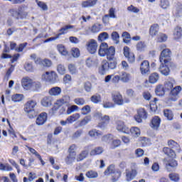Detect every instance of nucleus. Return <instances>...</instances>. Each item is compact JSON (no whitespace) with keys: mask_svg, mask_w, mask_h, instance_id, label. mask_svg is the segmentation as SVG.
<instances>
[{"mask_svg":"<svg viewBox=\"0 0 182 182\" xmlns=\"http://www.w3.org/2000/svg\"><path fill=\"white\" fill-rule=\"evenodd\" d=\"M164 154H166L168 157H171L172 159H164L166 168L168 171H173V168H176L178 166L176 159V152L168 147H165L163 149Z\"/></svg>","mask_w":182,"mask_h":182,"instance_id":"1","label":"nucleus"},{"mask_svg":"<svg viewBox=\"0 0 182 182\" xmlns=\"http://www.w3.org/2000/svg\"><path fill=\"white\" fill-rule=\"evenodd\" d=\"M21 87L23 90H33V92H36L42 87V84L39 81H35L30 77H24L21 79Z\"/></svg>","mask_w":182,"mask_h":182,"instance_id":"2","label":"nucleus"},{"mask_svg":"<svg viewBox=\"0 0 182 182\" xmlns=\"http://www.w3.org/2000/svg\"><path fill=\"white\" fill-rule=\"evenodd\" d=\"M159 49L161 51L159 60L161 63L164 65H171V50L168 48H166L165 44H161L159 46Z\"/></svg>","mask_w":182,"mask_h":182,"instance_id":"3","label":"nucleus"},{"mask_svg":"<svg viewBox=\"0 0 182 182\" xmlns=\"http://www.w3.org/2000/svg\"><path fill=\"white\" fill-rule=\"evenodd\" d=\"M182 87L180 85H177L173 87L169 92L168 98L166 99V103H171L173 102H177L180 99V93H181Z\"/></svg>","mask_w":182,"mask_h":182,"instance_id":"4","label":"nucleus"},{"mask_svg":"<svg viewBox=\"0 0 182 182\" xmlns=\"http://www.w3.org/2000/svg\"><path fill=\"white\" fill-rule=\"evenodd\" d=\"M58 74L55 71H47L41 75V80L48 82L50 85H55L58 82Z\"/></svg>","mask_w":182,"mask_h":182,"instance_id":"5","label":"nucleus"},{"mask_svg":"<svg viewBox=\"0 0 182 182\" xmlns=\"http://www.w3.org/2000/svg\"><path fill=\"white\" fill-rule=\"evenodd\" d=\"M137 164L132 163L130 168L125 170V180L126 181L130 182L132 180H134L136 176H137Z\"/></svg>","mask_w":182,"mask_h":182,"instance_id":"6","label":"nucleus"},{"mask_svg":"<svg viewBox=\"0 0 182 182\" xmlns=\"http://www.w3.org/2000/svg\"><path fill=\"white\" fill-rule=\"evenodd\" d=\"M38 103L36 101L29 100L24 105V112L28 114L29 119L35 117V107Z\"/></svg>","mask_w":182,"mask_h":182,"instance_id":"7","label":"nucleus"},{"mask_svg":"<svg viewBox=\"0 0 182 182\" xmlns=\"http://www.w3.org/2000/svg\"><path fill=\"white\" fill-rule=\"evenodd\" d=\"M82 115L80 113H75L72 115L69 116L65 121L61 120L60 124L61 126H66V124H72L75 123V122H77V120L80 119Z\"/></svg>","mask_w":182,"mask_h":182,"instance_id":"8","label":"nucleus"},{"mask_svg":"<svg viewBox=\"0 0 182 182\" xmlns=\"http://www.w3.org/2000/svg\"><path fill=\"white\" fill-rule=\"evenodd\" d=\"M147 119V112L144 108H139L137 109V114L134 116V120L137 123H141L143 120Z\"/></svg>","mask_w":182,"mask_h":182,"instance_id":"9","label":"nucleus"},{"mask_svg":"<svg viewBox=\"0 0 182 182\" xmlns=\"http://www.w3.org/2000/svg\"><path fill=\"white\" fill-rule=\"evenodd\" d=\"M87 50L89 52V53H91V55H93L94 53H96L97 52V41H96L94 39L90 40L87 43Z\"/></svg>","mask_w":182,"mask_h":182,"instance_id":"10","label":"nucleus"},{"mask_svg":"<svg viewBox=\"0 0 182 182\" xmlns=\"http://www.w3.org/2000/svg\"><path fill=\"white\" fill-rule=\"evenodd\" d=\"M69 29H73V26H70V25L65 26L64 28L60 30V33L58 34V36L51 37L48 39H46L44 42L46 43L48 42H50L51 41H56V39H58V38H59L60 35H65V33H66L68 31H69Z\"/></svg>","mask_w":182,"mask_h":182,"instance_id":"11","label":"nucleus"},{"mask_svg":"<svg viewBox=\"0 0 182 182\" xmlns=\"http://www.w3.org/2000/svg\"><path fill=\"white\" fill-rule=\"evenodd\" d=\"M48 120V114L46 112H42L38 114L36 119L37 126H43Z\"/></svg>","mask_w":182,"mask_h":182,"instance_id":"12","label":"nucleus"},{"mask_svg":"<svg viewBox=\"0 0 182 182\" xmlns=\"http://www.w3.org/2000/svg\"><path fill=\"white\" fill-rule=\"evenodd\" d=\"M99 119L100 121L99 127H100V129H106V126H107L110 122V117L109 115H101L99 117Z\"/></svg>","mask_w":182,"mask_h":182,"instance_id":"13","label":"nucleus"},{"mask_svg":"<svg viewBox=\"0 0 182 182\" xmlns=\"http://www.w3.org/2000/svg\"><path fill=\"white\" fill-rule=\"evenodd\" d=\"M36 65H40V66H43V68H50L52 66V61L49 59L42 60L41 58H37L35 60Z\"/></svg>","mask_w":182,"mask_h":182,"instance_id":"14","label":"nucleus"},{"mask_svg":"<svg viewBox=\"0 0 182 182\" xmlns=\"http://www.w3.org/2000/svg\"><path fill=\"white\" fill-rule=\"evenodd\" d=\"M124 55L125 58H127V59L129 60V62H131V63H133V62H134V54L130 51V48L129 47H124Z\"/></svg>","mask_w":182,"mask_h":182,"instance_id":"15","label":"nucleus"},{"mask_svg":"<svg viewBox=\"0 0 182 182\" xmlns=\"http://www.w3.org/2000/svg\"><path fill=\"white\" fill-rule=\"evenodd\" d=\"M117 130H118V132H122V133H125V134H129L130 132V129H129V127H127L124 124V122L122 121H118L117 122Z\"/></svg>","mask_w":182,"mask_h":182,"instance_id":"16","label":"nucleus"},{"mask_svg":"<svg viewBox=\"0 0 182 182\" xmlns=\"http://www.w3.org/2000/svg\"><path fill=\"white\" fill-rule=\"evenodd\" d=\"M160 123H161V119L158 116L154 117L151 120L150 127L153 130H159L160 127Z\"/></svg>","mask_w":182,"mask_h":182,"instance_id":"17","label":"nucleus"},{"mask_svg":"<svg viewBox=\"0 0 182 182\" xmlns=\"http://www.w3.org/2000/svg\"><path fill=\"white\" fill-rule=\"evenodd\" d=\"M112 100L114 103L116 105H119V106H122L123 105V97L122 96V94L119 92H114L112 94Z\"/></svg>","mask_w":182,"mask_h":182,"instance_id":"18","label":"nucleus"},{"mask_svg":"<svg viewBox=\"0 0 182 182\" xmlns=\"http://www.w3.org/2000/svg\"><path fill=\"white\" fill-rule=\"evenodd\" d=\"M109 49V46L106 43H102L100 46V49L98 50V55L102 58L106 56V53H107V50Z\"/></svg>","mask_w":182,"mask_h":182,"instance_id":"19","label":"nucleus"},{"mask_svg":"<svg viewBox=\"0 0 182 182\" xmlns=\"http://www.w3.org/2000/svg\"><path fill=\"white\" fill-rule=\"evenodd\" d=\"M109 70V63L106 60L102 62L101 65L98 68L100 75H105Z\"/></svg>","mask_w":182,"mask_h":182,"instance_id":"20","label":"nucleus"},{"mask_svg":"<svg viewBox=\"0 0 182 182\" xmlns=\"http://www.w3.org/2000/svg\"><path fill=\"white\" fill-rule=\"evenodd\" d=\"M168 147H171V149H173V150H176V151H177L178 153H180V151H181L180 144H178V143L173 139L168 141Z\"/></svg>","mask_w":182,"mask_h":182,"instance_id":"21","label":"nucleus"},{"mask_svg":"<svg viewBox=\"0 0 182 182\" xmlns=\"http://www.w3.org/2000/svg\"><path fill=\"white\" fill-rule=\"evenodd\" d=\"M140 70L142 75H146L148 72H150V64L149 61L145 60L141 64Z\"/></svg>","mask_w":182,"mask_h":182,"instance_id":"22","label":"nucleus"},{"mask_svg":"<svg viewBox=\"0 0 182 182\" xmlns=\"http://www.w3.org/2000/svg\"><path fill=\"white\" fill-rule=\"evenodd\" d=\"M173 39L175 41H178V39H181L182 37L181 27H180V26L175 27V28L173 29Z\"/></svg>","mask_w":182,"mask_h":182,"instance_id":"23","label":"nucleus"},{"mask_svg":"<svg viewBox=\"0 0 182 182\" xmlns=\"http://www.w3.org/2000/svg\"><path fill=\"white\" fill-rule=\"evenodd\" d=\"M114 53H115V50L114 47L111 46L108 48V50H107L105 56H107V59L108 60H114Z\"/></svg>","mask_w":182,"mask_h":182,"instance_id":"24","label":"nucleus"},{"mask_svg":"<svg viewBox=\"0 0 182 182\" xmlns=\"http://www.w3.org/2000/svg\"><path fill=\"white\" fill-rule=\"evenodd\" d=\"M159 79L160 75H159V73H154L149 76L148 82L151 85H154V83H157V82H159Z\"/></svg>","mask_w":182,"mask_h":182,"instance_id":"25","label":"nucleus"},{"mask_svg":"<svg viewBox=\"0 0 182 182\" xmlns=\"http://www.w3.org/2000/svg\"><path fill=\"white\" fill-rule=\"evenodd\" d=\"M56 48L62 56H68L69 55V51H68V49L63 44L57 45Z\"/></svg>","mask_w":182,"mask_h":182,"instance_id":"26","label":"nucleus"},{"mask_svg":"<svg viewBox=\"0 0 182 182\" xmlns=\"http://www.w3.org/2000/svg\"><path fill=\"white\" fill-rule=\"evenodd\" d=\"M62 93V88L59 87H54L48 90L50 96H59Z\"/></svg>","mask_w":182,"mask_h":182,"instance_id":"27","label":"nucleus"},{"mask_svg":"<svg viewBox=\"0 0 182 182\" xmlns=\"http://www.w3.org/2000/svg\"><path fill=\"white\" fill-rule=\"evenodd\" d=\"M163 65L159 68L160 73L161 75H164V76H168L170 75V68H168V66H170V64H162Z\"/></svg>","mask_w":182,"mask_h":182,"instance_id":"28","label":"nucleus"},{"mask_svg":"<svg viewBox=\"0 0 182 182\" xmlns=\"http://www.w3.org/2000/svg\"><path fill=\"white\" fill-rule=\"evenodd\" d=\"M176 83V81L173 79L167 80L164 82V89L165 90H172V89H174L173 85Z\"/></svg>","mask_w":182,"mask_h":182,"instance_id":"29","label":"nucleus"},{"mask_svg":"<svg viewBox=\"0 0 182 182\" xmlns=\"http://www.w3.org/2000/svg\"><path fill=\"white\" fill-rule=\"evenodd\" d=\"M89 156V151L84 150L76 156V161H83Z\"/></svg>","mask_w":182,"mask_h":182,"instance_id":"30","label":"nucleus"},{"mask_svg":"<svg viewBox=\"0 0 182 182\" xmlns=\"http://www.w3.org/2000/svg\"><path fill=\"white\" fill-rule=\"evenodd\" d=\"M97 0H87L82 2V8H92L97 4Z\"/></svg>","mask_w":182,"mask_h":182,"instance_id":"31","label":"nucleus"},{"mask_svg":"<svg viewBox=\"0 0 182 182\" xmlns=\"http://www.w3.org/2000/svg\"><path fill=\"white\" fill-rule=\"evenodd\" d=\"M120 76L121 82H123V83H129L132 79V75L126 72L122 73Z\"/></svg>","mask_w":182,"mask_h":182,"instance_id":"32","label":"nucleus"},{"mask_svg":"<svg viewBox=\"0 0 182 182\" xmlns=\"http://www.w3.org/2000/svg\"><path fill=\"white\" fill-rule=\"evenodd\" d=\"M25 97L23 94H14L11 96V100L14 103H18L19 102H22Z\"/></svg>","mask_w":182,"mask_h":182,"instance_id":"33","label":"nucleus"},{"mask_svg":"<svg viewBox=\"0 0 182 182\" xmlns=\"http://www.w3.org/2000/svg\"><path fill=\"white\" fill-rule=\"evenodd\" d=\"M155 92L157 96H164V93H166V89L164 87H163L162 85H159L155 89Z\"/></svg>","mask_w":182,"mask_h":182,"instance_id":"34","label":"nucleus"},{"mask_svg":"<svg viewBox=\"0 0 182 182\" xmlns=\"http://www.w3.org/2000/svg\"><path fill=\"white\" fill-rule=\"evenodd\" d=\"M76 160V153H71L65 158V163L67 164H72Z\"/></svg>","mask_w":182,"mask_h":182,"instance_id":"35","label":"nucleus"},{"mask_svg":"<svg viewBox=\"0 0 182 182\" xmlns=\"http://www.w3.org/2000/svg\"><path fill=\"white\" fill-rule=\"evenodd\" d=\"M41 105L44 107H49L50 106H52V100H50V97H45L41 100Z\"/></svg>","mask_w":182,"mask_h":182,"instance_id":"36","label":"nucleus"},{"mask_svg":"<svg viewBox=\"0 0 182 182\" xmlns=\"http://www.w3.org/2000/svg\"><path fill=\"white\" fill-rule=\"evenodd\" d=\"M92 120V117L86 116L82 119H81L79 122V127H83V126H86L90 121Z\"/></svg>","mask_w":182,"mask_h":182,"instance_id":"37","label":"nucleus"},{"mask_svg":"<svg viewBox=\"0 0 182 182\" xmlns=\"http://www.w3.org/2000/svg\"><path fill=\"white\" fill-rule=\"evenodd\" d=\"M159 32V24H154L151 26L149 29V35L151 36H156L157 35V33Z\"/></svg>","mask_w":182,"mask_h":182,"instance_id":"38","label":"nucleus"},{"mask_svg":"<svg viewBox=\"0 0 182 182\" xmlns=\"http://www.w3.org/2000/svg\"><path fill=\"white\" fill-rule=\"evenodd\" d=\"M75 112H79V107L77 105H69L66 110L67 114H72Z\"/></svg>","mask_w":182,"mask_h":182,"instance_id":"39","label":"nucleus"},{"mask_svg":"<svg viewBox=\"0 0 182 182\" xmlns=\"http://www.w3.org/2000/svg\"><path fill=\"white\" fill-rule=\"evenodd\" d=\"M129 132L133 137H139V136H140V129L137 127H132Z\"/></svg>","mask_w":182,"mask_h":182,"instance_id":"40","label":"nucleus"},{"mask_svg":"<svg viewBox=\"0 0 182 182\" xmlns=\"http://www.w3.org/2000/svg\"><path fill=\"white\" fill-rule=\"evenodd\" d=\"M164 114L168 120H173V117H174V114H173V111H171V109H164Z\"/></svg>","mask_w":182,"mask_h":182,"instance_id":"41","label":"nucleus"},{"mask_svg":"<svg viewBox=\"0 0 182 182\" xmlns=\"http://www.w3.org/2000/svg\"><path fill=\"white\" fill-rule=\"evenodd\" d=\"M90 137H100L102 133V132L97 129H92L88 132Z\"/></svg>","mask_w":182,"mask_h":182,"instance_id":"42","label":"nucleus"},{"mask_svg":"<svg viewBox=\"0 0 182 182\" xmlns=\"http://www.w3.org/2000/svg\"><path fill=\"white\" fill-rule=\"evenodd\" d=\"M102 153H103V148L99 146V147H97V148L92 149L90 153V156H97L99 154H102Z\"/></svg>","mask_w":182,"mask_h":182,"instance_id":"43","label":"nucleus"},{"mask_svg":"<svg viewBox=\"0 0 182 182\" xmlns=\"http://www.w3.org/2000/svg\"><path fill=\"white\" fill-rule=\"evenodd\" d=\"M68 68L71 75H76V73H77V68H76L75 64L70 63L68 64Z\"/></svg>","mask_w":182,"mask_h":182,"instance_id":"44","label":"nucleus"},{"mask_svg":"<svg viewBox=\"0 0 182 182\" xmlns=\"http://www.w3.org/2000/svg\"><path fill=\"white\" fill-rule=\"evenodd\" d=\"M168 38V36H167V35H166L165 33H159L158 35L156 41L159 43H161L163 42H166L167 41Z\"/></svg>","mask_w":182,"mask_h":182,"instance_id":"45","label":"nucleus"},{"mask_svg":"<svg viewBox=\"0 0 182 182\" xmlns=\"http://www.w3.org/2000/svg\"><path fill=\"white\" fill-rule=\"evenodd\" d=\"M171 181L178 182L180 181V175L178 173H172L168 175Z\"/></svg>","mask_w":182,"mask_h":182,"instance_id":"46","label":"nucleus"},{"mask_svg":"<svg viewBox=\"0 0 182 182\" xmlns=\"http://www.w3.org/2000/svg\"><path fill=\"white\" fill-rule=\"evenodd\" d=\"M107 39H109V34L107 32H103L101 33L99 36H98V38L97 40L100 42H103L105 41H107Z\"/></svg>","mask_w":182,"mask_h":182,"instance_id":"47","label":"nucleus"},{"mask_svg":"<svg viewBox=\"0 0 182 182\" xmlns=\"http://www.w3.org/2000/svg\"><path fill=\"white\" fill-rule=\"evenodd\" d=\"M90 100H91V102H92V103L97 104L102 102V97L100 96V95L96 94L95 95H92Z\"/></svg>","mask_w":182,"mask_h":182,"instance_id":"48","label":"nucleus"},{"mask_svg":"<svg viewBox=\"0 0 182 182\" xmlns=\"http://www.w3.org/2000/svg\"><path fill=\"white\" fill-rule=\"evenodd\" d=\"M57 72L59 75H65L66 73V68L64 65L58 64L57 65Z\"/></svg>","mask_w":182,"mask_h":182,"instance_id":"49","label":"nucleus"},{"mask_svg":"<svg viewBox=\"0 0 182 182\" xmlns=\"http://www.w3.org/2000/svg\"><path fill=\"white\" fill-rule=\"evenodd\" d=\"M90 112H92V109L90 108V106L89 105H85L82 108H81V114H82L83 116L89 114Z\"/></svg>","mask_w":182,"mask_h":182,"instance_id":"50","label":"nucleus"},{"mask_svg":"<svg viewBox=\"0 0 182 182\" xmlns=\"http://www.w3.org/2000/svg\"><path fill=\"white\" fill-rule=\"evenodd\" d=\"M65 105L63 98L58 100L54 104V107H53V110H58L60 106Z\"/></svg>","mask_w":182,"mask_h":182,"instance_id":"51","label":"nucleus"},{"mask_svg":"<svg viewBox=\"0 0 182 182\" xmlns=\"http://www.w3.org/2000/svg\"><path fill=\"white\" fill-rule=\"evenodd\" d=\"M146 48V43L143 41H140L136 44V49L139 50V52H143Z\"/></svg>","mask_w":182,"mask_h":182,"instance_id":"52","label":"nucleus"},{"mask_svg":"<svg viewBox=\"0 0 182 182\" xmlns=\"http://www.w3.org/2000/svg\"><path fill=\"white\" fill-rule=\"evenodd\" d=\"M112 39L114 41V42L116 43V45H118L119 43V39H120V36H119V33L116 31L112 32Z\"/></svg>","mask_w":182,"mask_h":182,"instance_id":"53","label":"nucleus"},{"mask_svg":"<svg viewBox=\"0 0 182 182\" xmlns=\"http://www.w3.org/2000/svg\"><path fill=\"white\" fill-rule=\"evenodd\" d=\"M86 177L88 178H97V172L94 171H89L85 174Z\"/></svg>","mask_w":182,"mask_h":182,"instance_id":"54","label":"nucleus"},{"mask_svg":"<svg viewBox=\"0 0 182 182\" xmlns=\"http://www.w3.org/2000/svg\"><path fill=\"white\" fill-rule=\"evenodd\" d=\"M160 6L162 9H167L168 6H170V2H168V0H161Z\"/></svg>","mask_w":182,"mask_h":182,"instance_id":"55","label":"nucleus"},{"mask_svg":"<svg viewBox=\"0 0 182 182\" xmlns=\"http://www.w3.org/2000/svg\"><path fill=\"white\" fill-rule=\"evenodd\" d=\"M71 54L73 58H79L80 56V51L77 48H73L71 49Z\"/></svg>","mask_w":182,"mask_h":182,"instance_id":"56","label":"nucleus"},{"mask_svg":"<svg viewBox=\"0 0 182 182\" xmlns=\"http://www.w3.org/2000/svg\"><path fill=\"white\" fill-rule=\"evenodd\" d=\"M122 38L124 43H130V34L127 32L122 33Z\"/></svg>","mask_w":182,"mask_h":182,"instance_id":"57","label":"nucleus"},{"mask_svg":"<svg viewBox=\"0 0 182 182\" xmlns=\"http://www.w3.org/2000/svg\"><path fill=\"white\" fill-rule=\"evenodd\" d=\"M74 102L75 105H77V106H83V105H86V101L83 98H75Z\"/></svg>","mask_w":182,"mask_h":182,"instance_id":"58","label":"nucleus"},{"mask_svg":"<svg viewBox=\"0 0 182 182\" xmlns=\"http://www.w3.org/2000/svg\"><path fill=\"white\" fill-rule=\"evenodd\" d=\"M109 62L110 63H108V69H116V66L117 65L116 58H114V60H109Z\"/></svg>","mask_w":182,"mask_h":182,"instance_id":"59","label":"nucleus"},{"mask_svg":"<svg viewBox=\"0 0 182 182\" xmlns=\"http://www.w3.org/2000/svg\"><path fill=\"white\" fill-rule=\"evenodd\" d=\"M108 16H109V18H112L113 19H116V18H117V16H116V9L114 8L109 9Z\"/></svg>","mask_w":182,"mask_h":182,"instance_id":"60","label":"nucleus"},{"mask_svg":"<svg viewBox=\"0 0 182 182\" xmlns=\"http://www.w3.org/2000/svg\"><path fill=\"white\" fill-rule=\"evenodd\" d=\"M122 144V141L119 139H114L111 144L112 149H116V147H119Z\"/></svg>","mask_w":182,"mask_h":182,"instance_id":"61","label":"nucleus"},{"mask_svg":"<svg viewBox=\"0 0 182 182\" xmlns=\"http://www.w3.org/2000/svg\"><path fill=\"white\" fill-rule=\"evenodd\" d=\"M157 102V98H154L153 101H151L150 106H151V110L152 112H156L157 110V105H156Z\"/></svg>","mask_w":182,"mask_h":182,"instance_id":"62","label":"nucleus"},{"mask_svg":"<svg viewBox=\"0 0 182 182\" xmlns=\"http://www.w3.org/2000/svg\"><path fill=\"white\" fill-rule=\"evenodd\" d=\"M102 106L104 109H112L114 107V104L110 102H104Z\"/></svg>","mask_w":182,"mask_h":182,"instance_id":"63","label":"nucleus"},{"mask_svg":"<svg viewBox=\"0 0 182 182\" xmlns=\"http://www.w3.org/2000/svg\"><path fill=\"white\" fill-rule=\"evenodd\" d=\"M24 68L26 72H33V65L31 63H26Z\"/></svg>","mask_w":182,"mask_h":182,"instance_id":"64","label":"nucleus"}]
</instances>
